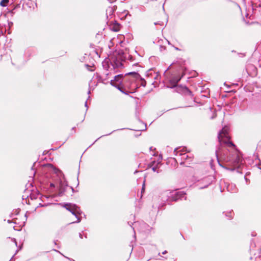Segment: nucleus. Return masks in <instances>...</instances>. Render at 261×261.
<instances>
[{"mask_svg": "<svg viewBox=\"0 0 261 261\" xmlns=\"http://www.w3.org/2000/svg\"><path fill=\"white\" fill-rule=\"evenodd\" d=\"M128 75H126V73L116 75L113 80H111L110 84L126 95L133 93L135 88V79L134 77L133 79L129 77Z\"/></svg>", "mask_w": 261, "mask_h": 261, "instance_id": "1", "label": "nucleus"}, {"mask_svg": "<svg viewBox=\"0 0 261 261\" xmlns=\"http://www.w3.org/2000/svg\"><path fill=\"white\" fill-rule=\"evenodd\" d=\"M58 204L61 205V203ZM63 206L68 211L70 212L73 216L77 217V214H81L80 207L76 204L71 203H64L62 204Z\"/></svg>", "mask_w": 261, "mask_h": 261, "instance_id": "2", "label": "nucleus"}, {"mask_svg": "<svg viewBox=\"0 0 261 261\" xmlns=\"http://www.w3.org/2000/svg\"><path fill=\"white\" fill-rule=\"evenodd\" d=\"M186 193L184 191H175L173 192L170 196V199L172 201H177L178 200L184 199L186 200Z\"/></svg>", "mask_w": 261, "mask_h": 261, "instance_id": "3", "label": "nucleus"}, {"mask_svg": "<svg viewBox=\"0 0 261 261\" xmlns=\"http://www.w3.org/2000/svg\"><path fill=\"white\" fill-rule=\"evenodd\" d=\"M68 187L69 186L67 181L60 180L58 190V196L60 197L63 196Z\"/></svg>", "mask_w": 261, "mask_h": 261, "instance_id": "4", "label": "nucleus"}, {"mask_svg": "<svg viewBox=\"0 0 261 261\" xmlns=\"http://www.w3.org/2000/svg\"><path fill=\"white\" fill-rule=\"evenodd\" d=\"M109 61L111 63V65L113 66L114 69L123 66V64L120 57L117 58L113 56L110 58Z\"/></svg>", "mask_w": 261, "mask_h": 261, "instance_id": "5", "label": "nucleus"}, {"mask_svg": "<svg viewBox=\"0 0 261 261\" xmlns=\"http://www.w3.org/2000/svg\"><path fill=\"white\" fill-rule=\"evenodd\" d=\"M241 162L242 159L239 155H238V154L234 155L232 159V162L231 163L232 164L234 168L227 169L230 170H234L235 168H237L238 169H239V168H240V166L241 165Z\"/></svg>", "mask_w": 261, "mask_h": 261, "instance_id": "6", "label": "nucleus"}, {"mask_svg": "<svg viewBox=\"0 0 261 261\" xmlns=\"http://www.w3.org/2000/svg\"><path fill=\"white\" fill-rule=\"evenodd\" d=\"M126 75H132L133 77L136 80H140L141 81L140 85L141 86L145 87L146 85V81L145 79L141 76V75L137 72H129L126 73Z\"/></svg>", "mask_w": 261, "mask_h": 261, "instance_id": "7", "label": "nucleus"}, {"mask_svg": "<svg viewBox=\"0 0 261 261\" xmlns=\"http://www.w3.org/2000/svg\"><path fill=\"white\" fill-rule=\"evenodd\" d=\"M179 149V148H175L174 150V154L175 155H179V156H181V159L182 160H188V159H190V161H192V156H189L188 155L186 154V153H182V151H183L184 148H182V149H180V150H178Z\"/></svg>", "mask_w": 261, "mask_h": 261, "instance_id": "8", "label": "nucleus"}, {"mask_svg": "<svg viewBox=\"0 0 261 261\" xmlns=\"http://www.w3.org/2000/svg\"><path fill=\"white\" fill-rule=\"evenodd\" d=\"M117 9V6L114 5L113 6H109L106 9V18L108 21H110V19L113 17L114 15V12ZM108 23V22H107Z\"/></svg>", "mask_w": 261, "mask_h": 261, "instance_id": "9", "label": "nucleus"}, {"mask_svg": "<svg viewBox=\"0 0 261 261\" xmlns=\"http://www.w3.org/2000/svg\"><path fill=\"white\" fill-rule=\"evenodd\" d=\"M182 76L179 77L175 76L172 77L170 80V85L167 86L168 88H174L178 87L177 83L180 81Z\"/></svg>", "mask_w": 261, "mask_h": 261, "instance_id": "10", "label": "nucleus"}, {"mask_svg": "<svg viewBox=\"0 0 261 261\" xmlns=\"http://www.w3.org/2000/svg\"><path fill=\"white\" fill-rule=\"evenodd\" d=\"M212 177H207L204 178L202 180V182L204 184V185L200 186L199 189H203L207 188L209 185H210L212 182Z\"/></svg>", "mask_w": 261, "mask_h": 261, "instance_id": "11", "label": "nucleus"}, {"mask_svg": "<svg viewBox=\"0 0 261 261\" xmlns=\"http://www.w3.org/2000/svg\"><path fill=\"white\" fill-rule=\"evenodd\" d=\"M111 23H113L111 27V29L114 32H118L121 28L120 24L116 22V21H111Z\"/></svg>", "mask_w": 261, "mask_h": 261, "instance_id": "12", "label": "nucleus"}, {"mask_svg": "<svg viewBox=\"0 0 261 261\" xmlns=\"http://www.w3.org/2000/svg\"><path fill=\"white\" fill-rule=\"evenodd\" d=\"M104 74H105V77L100 76L99 74L96 73V79L98 80V82H101V83H102L104 84L106 83H105V81L107 79V76L109 74V73L107 72V73H105Z\"/></svg>", "mask_w": 261, "mask_h": 261, "instance_id": "13", "label": "nucleus"}, {"mask_svg": "<svg viewBox=\"0 0 261 261\" xmlns=\"http://www.w3.org/2000/svg\"><path fill=\"white\" fill-rule=\"evenodd\" d=\"M161 163V161H158L157 163L156 166H155V162L154 161L152 162L150 165L149 166L150 168H151L152 171L153 172H156L157 173H160V171L159 170H156L158 165Z\"/></svg>", "mask_w": 261, "mask_h": 261, "instance_id": "14", "label": "nucleus"}, {"mask_svg": "<svg viewBox=\"0 0 261 261\" xmlns=\"http://www.w3.org/2000/svg\"><path fill=\"white\" fill-rule=\"evenodd\" d=\"M102 65L104 69L108 71L110 68V65L109 64V61L105 60L102 63Z\"/></svg>", "mask_w": 261, "mask_h": 261, "instance_id": "15", "label": "nucleus"}, {"mask_svg": "<svg viewBox=\"0 0 261 261\" xmlns=\"http://www.w3.org/2000/svg\"><path fill=\"white\" fill-rule=\"evenodd\" d=\"M227 189L228 191H230L231 192H237V188H236L235 186L232 184L228 185Z\"/></svg>", "mask_w": 261, "mask_h": 261, "instance_id": "16", "label": "nucleus"}, {"mask_svg": "<svg viewBox=\"0 0 261 261\" xmlns=\"http://www.w3.org/2000/svg\"><path fill=\"white\" fill-rule=\"evenodd\" d=\"M184 91L185 92V94L189 95L190 96H192V92L186 86H185L182 87Z\"/></svg>", "mask_w": 261, "mask_h": 261, "instance_id": "17", "label": "nucleus"}, {"mask_svg": "<svg viewBox=\"0 0 261 261\" xmlns=\"http://www.w3.org/2000/svg\"><path fill=\"white\" fill-rule=\"evenodd\" d=\"M223 214H225V216L228 217V219H231L233 217V212L231 211L224 212Z\"/></svg>", "mask_w": 261, "mask_h": 261, "instance_id": "18", "label": "nucleus"}, {"mask_svg": "<svg viewBox=\"0 0 261 261\" xmlns=\"http://www.w3.org/2000/svg\"><path fill=\"white\" fill-rule=\"evenodd\" d=\"M8 2V0H2V1L0 2V5L2 7H6Z\"/></svg>", "mask_w": 261, "mask_h": 261, "instance_id": "19", "label": "nucleus"}, {"mask_svg": "<svg viewBox=\"0 0 261 261\" xmlns=\"http://www.w3.org/2000/svg\"><path fill=\"white\" fill-rule=\"evenodd\" d=\"M218 151L217 150H216V157H217V161H218V164L219 165L222 167L223 168H226L225 167H224L221 163L219 161V158H218Z\"/></svg>", "mask_w": 261, "mask_h": 261, "instance_id": "20", "label": "nucleus"}, {"mask_svg": "<svg viewBox=\"0 0 261 261\" xmlns=\"http://www.w3.org/2000/svg\"><path fill=\"white\" fill-rule=\"evenodd\" d=\"M218 151L217 150H216V157H217V161H218V164L219 165L222 167L223 168H226L225 167H224L221 163L219 161V158H218Z\"/></svg>", "mask_w": 261, "mask_h": 261, "instance_id": "21", "label": "nucleus"}, {"mask_svg": "<svg viewBox=\"0 0 261 261\" xmlns=\"http://www.w3.org/2000/svg\"><path fill=\"white\" fill-rule=\"evenodd\" d=\"M85 66L87 68V69L90 71H93L94 70V68H92L93 67L92 66H90L87 64H85Z\"/></svg>", "mask_w": 261, "mask_h": 261, "instance_id": "22", "label": "nucleus"}, {"mask_svg": "<svg viewBox=\"0 0 261 261\" xmlns=\"http://www.w3.org/2000/svg\"><path fill=\"white\" fill-rule=\"evenodd\" d=\"M154 24L155 25H160L161 26H163L164 25V22L163 21H157V22H155L154 23Z\"/></svg>", "mask_w": 261, "mask_h": 261, "instance_id": "23", "label": "nucleus"}, {"mask_svg": "<svg viewBox=\"0 0 261 261\" xmlns=\"http://www.w3.org/2000/svg\"><path fill=\"white\" fill-rule=\"evenodd\" d=\"M76 218H77V221H76L71 222L69 224H72V223H79V222H81V218L79 217L77 215V217H76Z\"/></svg>", "mask_w": 261, "mask_h": 261, "instance_id": "24", "label": "nucleus"}, {"mask_svg": "<svg viewBox=\"0 0 261 261\" xmlns=\"http://www.w3.org/2000/svg\"><path fill=\"white\" fill-rule=\"evenodd\" d=\"M225 143L226 144H228L229 146H234V145L233 144V143L231 142H230V141H226Z\"/></svg>", "mask_w": 261, "mask_h": 261, "instance_id": "25", "label": "nucleus"}, {"mask_svg": "<svg viewBox=\"0 0 261 261\" xmlns=\"http://www.w3.org/2000/svg\"><path fill=\"white\" fill-rule=\"evenodd\" d=\"M223 132V129H222L221 131L219 133V134L218 135V139H219V142L220 143L221 142V140L220 139V136H221V134Z\"/></svg>", "mask_w": 261, "mask_h": 261, "instance_id": "26", "label": "nucleus"}, {"mask_svg": "<svg viewBox=\"0 0 261 261\" xmlns=\"http://www.w3.org/2000/svg\"><path fill=\"white\" fill-rule=\"evenodd\" d=\"M121 129H120V130H121ZM119 130V129H116V130H114L113 131H112V132L110 133L109 134H107V135H103L102 136H108V135H111L112 133H113V132L116 131V130Z\"/></svg>", "mask_w": 261, "mask_h": 261, "instance_id": "27", "label": "nucleus"}, {"mask_svg": "<svg viewBox=\"0 0 261 261\" xmlns=\"http://www.w3.org/2000/svg\"><path fill=\"white\" fill-rule=\"evenodd\" d=\"M150 71H151V70H149L146 72V76H148L150 74H151V73H149Z\"/></svg>", "mask_w": 261, "mask_h": 261, "instance_id": "28", "label": "nucleus"}, {"mask_svg": "<svg viewBox=\"0 0 261 261\" xmlns=\"http://www.w3.org/2000/svg\"><path fill=\"white\" fill-rule=\"evenodd\" d=\"M68 188H69L71 190L72 193H74L75 190H74V188L72 187H69V186Z\"/></svg>", "mask_w": 261, "mask_h": 261, "instance_id": "29", "label": "nucleus"}, {"mask_svg": "<svg viewBox=\"0 0 261 261\" xmlns=\"http://www.w3.org/2000/svg\"><path fill=\"white\" fill-rule=\"evenodd\" d=\"M65 258H67L68 259H69L70 261H75L74 259H72V258H70L69 257H68L67 256H65L64 255H63Z\"/></svg>", "mask_w": 261, "mask_h": 261, "instance_id": "30", "label": "nucleus"}, {"mask_svg": "<svg viewBox=\"0 0 261 261\" xmlns=\"http://www.w3.org/2000/svg\"><path fill=\"white\" fill-rule=\"evenodd\" d=\"M244 179L246 180V182L247 184L248 183V182L249 181V180L246 177V176H244Z\"/></svg>", "mask_w": 261, "mask_h": 261, "instance_id": "31", "label": "nucleus"}, {"mask_svg": "<svg viewBox=\"0 0 261 261\" xmlns=\"http://www.w3.org/2000/svg\"><path fill=\"white\" fill-rule=\"evenodd\" d=\"M144 189H145V182H144L143 184V186H142V192L144 190Z\"/></svg>", "mask_w": 261, "mask_h": 261, "instance_id": "32", "label": "nucleus"}, {"mask_svg": "<svg viewBox=\"0 0 261 261\" xmlns=\"http://www.w3.org/2000/svg\"><path fill=\"white\" fill-rule=\"evenodd\" d=\"M108 1H109L110 3H113L114 2H115V1H116L117 0H107Z\"/></svg>", "mask_w": 261, "mask_h": 261, "instance_id": "33", "label": "nucleus"}, {"mask_svg": "<svg viewBox=\"0 0 261 261\" xmlns=\"http://www.w3.org/2000/svg\"><path fill=\"white\" fill-rule=\"evenodd\" d=\"M79 237L82 239L83 238V235L81 232L79 233Z\"/></svg>", "mask_w": 261, "mask_h": 261, "instance_id": "34", "label": "nucleus"}, {"mask_svg": "<svg viewBox=\"0 0 261 261\" xmlns=\"http://www.w3.org/2000/svg\"><path fill=\"white\" fill-rule=\"evenodd\" d=\"M53 250L56 251V252H57L59 253L60 254H61V255H63V254L61 252H60L59 251H58L57 250H56V249H53Z\"/></svg>", "mask_w": 261, "mask_h": 261, "instance_id": "35", "label": "nucleus"}, {"mask_svg": "<svg viewBox=\"0 0 261 261\" xmlns=\"http://www.w3.org/2000/svg\"><path fill=\"white\" fill-rule=\"evenodd\" d=\"M50 187H55V184H53V183H50Z\"/></svg>", "mask_w": 261, "mask_h": 261, "instance_id": "36", "label": "nucleus"}, {"mask_svg": "<svg viewBox=\"0 0 261 261\" xmlns=\"http://www.w3.org/2000/svg\"><path fill=\"white\" fill-rule=\"evenodd\" d=\"M91 82H92V80H91L89 83V89H91Z\"/></svg>", "mask_w": 261, "mask_h": 261, "instance_id": "37", "label": "nucleus"}, {"mask_svg": "<svg viewBox=\"0 0 261 261\" xmlns=\"http://www.w3.org/2000/svg\"><path fill=\"white\" fill-rule=\"evenodd\" d=\"M85 107H86L87 108H88V106H87V101H86L85 102Z\"/></svg>", "mask_w": 261, "mask_h": 261, "instance_id": "38", "label": "nucleus"}, {"mask_svg": "<svg viewBox=\"0 0 261 261\" xmlns=\"http://www.w3.org/2000/svg\"><path fill=\"white\" fill-rule=\"evenodd\" d=\"M24 217H25V221H26L27 219V213H25V214L24 215Z\"/></svg>", "mask_w": 261, "mask_h": 261, "instance_id": "39", "label": "nucleus"}, {"mask_svg": "<svg viewBox=\"0 0 261 261\" xmlns=\"http://www.w3.org/2000/svg\"><path fill=\"white\" fill-rule=\"evenodd\" d=\"M167 251L166 250H165L163 252H162V254H165L166 253H167Z\"/></svg>", "mask_w": 261, "mask_h": 261, "instance_id": "40", "label": "nucleus"}, {"mask_svg": "<svg viewBox=\"0 0 261 261\" xmlns=\"http://www.w3.org/2000/svg\"><path fill=\"white\" fill-rule=\"evenodd\" d=\"M128 224L130 226H132V225H133V223H132V222H128Z\"/></svg>", "mask_w": 261, "mask_h": 261, "instance_id": "41", "label": "nucleus"}, {"mask_svg": "<svg viewBox=\"0 0 261 261\" xmlns=\"http://www.w3.org/2000/svg\"><path fill=\"white\" fill-rule=\"evenodd\" d=\"M8 223H13V222L12 221H10V220H8ZM14 223H16V222H14Z\"/></svg>", "mask_w": 261, "mask_h": 261, "instance_id": "42", "label": "nucleus"}, {"mask_svg": "<svg viewBox=\"0 0 261 261\" xmlns=\"http://www.w3.org/2000/svg\"><path fill=\"white\" fill-rule=\"evenodd\" d=\"M254 159H255V160H256L257 159H258V156H257V155H254Z\"/></svg>", "mask_w": 261, "mask_h": 261, "instance_id": "43", "label": "nucleus"}, {"mask_svg": "<svg viewBox=\"0 0 261 261\" xmlns=\"http://www.w3.org/2000/svg\"><path fill=\"white\" fill-rule=\"evenodd\" d=\"M14 242L15 243V245L17 246V241L16 240V239H14Z\"/></svg>", "mask_w": 261, "mask_h": 261, "instance_id": "44", "label": "nucleus"}, {"mask_svg": "<svg viewBox=\"0 0 261 261\" xmlns=\"http://www.w3.org/2000/svg\"><path fill=\"white\" fill-rule=\"evenodd\" d=\"M128 15H129V16H130V15H129V14H128V13L127 12V13L125 14V17H127Z\"/></svg>", "mask_w": 261, "mask_h": 261, "instance_id": "45", "label": "nucleus"}, {"mask_svg": "<svg viewBox=\"0 0 261 261\" xmlns=\"http://www.w3.org/2000/svg\"><path fill=\"white\" fill-rule=\"evenodd\" d=\"M48 166L51 167L52 168H54V166L53 165H51V164H48Z\"/></svg>", "mask_w": 261, "mask_h": 261, "instance_id": "46", "label": "nucleus"}, {"mask_svg": "<svg viewBox=\"0 0 261 261\" xmlns=\"http://www.w3.org/2000/svg\"><path fill=\"white\" fill-rule=\"evenodd\" d=\"M77 181H79V178L78 177L77 178ZM79 185V182H77V186H78Z\"/></svg>", "mask_w": 261, "mask_h": 261, "instance_id": "47", "label": "nucleus"}, {"mask_svg": "<svg viewBox=\"0 0 261 261\" xmlns=\"http://www.w3.org/2000/svg\"><path fill=\"white\" fill-rule=\"evenodd\" d=\"M142 225H143L144 226H146V223H143L142 224Z\"/></svg>", "mask_w": 261, "mask_h": 261, "instance_id": "48", "label": "nucleus"}, {"mask_svg": "<svg viewBox=\"0 0 261 261\" xmlns=\"http://www.w3.org/2000/svg\"><path fill=\"white\" fill-rule=\"evenodd\" d=\"M90 93V90H89L88 92V94H89Z\"/></svg>", "mask_w": 261, "mask_h": 261, "instance_id": "49", "label": "nucleus"}, {"mask_svg": "<svg viewBox=\"0 0 261 261\" xmlns=\"http://www.w3.org/2000/svg\"><path fill=\"white\" fill-rule=\"evenodd\" d=\"M184 164V162H181L180 163V165H182V164Z\"/></svg>", "mask_w": 261, "mask_h": 261, "instance_id": "50", "label": "nucleus"}, {"mask_svg": "<svg viewBox=\"0 0 261 261\" xmlns=\"http://www.w3.org/2000/svg\"><path fill=\"white\" fill-rule=\"evenodd\" d=\"M138 64H134V66H136Z\"/></svg>", "mask_w": 261, "mask_h": 261, "instance_id": "51", "label": "nucleus"}, {"mask_svg": "<svg viewBox=\"0 0 261 261\" xmlns=\"http://www.w3.org/2000/svg\"><path fill=\"white\" fill-rule=\"evenodd\" d=\"M152 147H150V150H152Z\"/></svg>", "mask_w": 261, "mask_h": 261, "instance_id": "52", "label": "nucleus"}, {"mask_svg": "<svg viewBox=\"0 0 261 261\" xmlns=\"http://www.w3.org/2000/svg\"><path fill=\"white\" fill-rule=\"evenodd\" d=\"M252 236H256V234H252Z\"/></svg>", "mask_w": 261, "mask_h": 261, "instance_id": "53", "label": "nucleus"}, {"mask_svg": "<svg viewBox=\"0 0 261 261\" xmlns=\"http://www.w3.org/2000/svg\"><path fill=\"white\" fill-rule=\"evenodd\" d=\"M54 243H55V244H56V241H54Z\"/></svg>", "mask_w": 261, "mask_h": 261, "instance_id": "54", "label": "nucleus"}, {"mask_svg": "<svg viewBox=\"0 0 261 261\" xmlns=\"http://www.w3.org/2000/svg\"><path fill=\"white\" fill-rule=\"evenodd\" d=\"M160 158H161V160H162V156H160Z\"/></svg>", "mask_w": 261, "mask_h": 261, "instance_id": "55", "label": "nucleus"}, {"mask_svg": "<svg viewBox=\"0 0 261 261\" xmlns=\"http://www.w3.org/2000/svg\"><path fill=\"white\" fill-rule=\"evenodd\" d=\"M160 158H161V160H162V156H160Z\"/></svg>", "mask_w": 261, "mask_h": 261, "instance_id": "56", "label": "nucleus"}, {"mask_svg": "<svg viewBox=\"0 0 261 261\" xmlns=\"http://www.w3.org/2000/svg\"><path fill=\"white\" fill-rule=\"evenodd\" d=\"M85 238H87V235L86 234L85 236Z\"/></svg>", "mask_w": 261, "mask_h": 261, "instance_id": "57", "label": "nucleus"}, {"mask_svg": "<svg viewBox=\"0 0 261 261\" xmlns=\"http://www.w3.org/2000/svg\"><path fill=\"white\" fill-rule=\"evenodd\" d=\"M135 225H137V222H135Z\"/></svg>", "mask_w": 261, "mask_h": 261, "instance_id": "58", "label": "nucleus"}, {"mask_svg": "<svg viewBox=\"0 0 261 261\" xmlns=\"http://www.w3.org/2000/svg\"><path fill=\"white\" fill-rule=\"evenodd\" d=\"M24 223H25V222L24 221V222H23V225H24Z\"/></svg>", "mask_w": 261, "mask_h": 261, "instance_id": "59", "label": "nucleus"}, {"mask_svg": "<svg viewBox=\"0 0 261 261\" xmlns=\"http://www.w3.org/2000/svg\"><path fill=\"white\" fill-rule=\"evenodd\" d=\"M260 253L261 254V248H260Z\"/></svg>", "mask_w": 261, "mask_h": 261, "instance_id": "60", "label": "nucleus"}]
</instances>
